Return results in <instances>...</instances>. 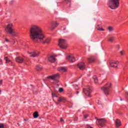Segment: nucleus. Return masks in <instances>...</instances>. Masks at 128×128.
Wrapping results in <instances>:
<instances>
[{
	"mask_svg": "<svg viewBox=\"0 0 128 128\" xmlns=\"http://www.w3.org/2000/svg\"><path fill=\"white\" fill-rule=\"evenodd\" d=\"M66 34V32H62V34Z\"/></svg>",
	"mask_w": 128,
	"mask_h": 128,
	"instance_id": "42",
	"label": "nucleus"
},
{
	"mask_svg": "<svg viewBox=\"0 0 128 128\" xmlns=\"http://www.w3.org/2000/svg\"><path fill=\"white\" fill-rule=\"evenodd\" d=\"M78 120V117H75V118H74V120Z\"/></svg>",
	"mask_w": 128,
	"mask_h": 128,
	"instance_id": "39",
	"label": "nucleus"
},
{
	"mask_svg": "<svg viewBox=\"0 0 128 128\" xmlns=\"http://www.w3.org/2000/svg\"><path fill=\"white\" fill-rule=\"evenodd\" d=\"M122 100V98H120V100Z\"/></svg>",
	"mask_w": 128,
	"mask_h": 128,
	"instance_id": "49",
	"label": "nucleus"
},
{
	"mask_svg": "<svg viewBox=\"0 0 128 128\" xmlns=\"http://www.w3.org/2000/svg\"><path fill=\"white\" fill-rule=\"evenodd\" d=\"M16 62H18V64H22L24 62V58H22L21 57H16Z\"/></svg>",
	"mask_w": 128,
	"mask_h": 128,
	"instance_id": "16",
	"label": "nucleus"
},
{
	"mask_svg": "<svg viewBox=\"0 0 128 128\" xmlns=\"http://www.w3.org/2000/svg\"><path fill=\"white\" fill-rule=\"evenodd\" d=\"M64 30H66V28H64Z\"/></svg>",
	"mask_w": 128,
	"mask_h": 128,
	"instance_id": "48",
	"label": "nucleus"
},
{
	"mask_svg": "<svg viewBox=\"0 0 128 128\" xmlns=\"http://www.w3.org/2000/svg\"><path fill=\"white\" fill-rule=\"evenodd\" d=\"M125 94H126L127 96L126 98L127 102H128V92H125Z\"/></svg>",
	"mask_w": 128,
	"mask_h": 128,
	"instance_id": "31",
	"label": "nucleus"
},
{
	"mask_svg": "<svg viewBox=\"0 0 128 128\" xmlns=\"http://www.w3.org/2000/svg\"><path fill=\"white\" fill-rule=\"evenodd\" d=\"M59 92H64V88H59Z\"/></svg>",
	"mask_w": 128,
	"mask_h": 128,
	"instance_id": "30",
	"label": "nucleus"
},
{
	"mask_svg": "<svg viewBox=\"0 0 128 128\" xmlns=\"http://www.w3.org/2000/svg\"><path fill=\"white\" fill-rule=\"evenodd\" d=\"M110 114H112V112L108 111L106 112V116H108Z\"/></svg>",
	"mask_w": 128,
	"mask_h": 128,
	"instance_id": "29",
	"label": "nucleus"
},
{
	"mask_svg": "<svg viewBox=\"0 0 128 128\" xmlns=\"http://www.w3.org/2000/svg\"><path fill=\"white\" fill-rule=\"evenodd\" d=\"M108 30L109 32H112L114 30V27L110 26L108 28Z\"/></svg>",
	"mask_w": 128,
	"mask_h": 128,
	"instance_id": "27",
	"label": "nucleus"
},
{
	"mask_svg": "<svg viewBox=\"0 0 128 128\" xmlns=\"http://www.w3.org/2000/svg\"><path fill=\"white\" fill-rule=\"evenodd\" d=\"M93 78L94 80V82L95 84L98 83V77H96V76H94Z\"/></svg>",
	"mask_w": 128,
	"mask_h": 128,
	"instance_id": "23",
	"label": "nucleus"
},
{
	"mask_svg": "<svg viewBox=\"0 0 128 128\" xmlns=\"http://www.w3.org/2000/svg\"><path fill=\"white\" fill-rule=\"evenodd\" d=\"M48 60L50 62H54L56 60V58L54 56H51L48 57Z\"/></svg>",
	"mask_w": 128,
	"mask_h": 128,
	"instance_id": "14",
	"label": "nucleus"
},
{
	"mask_svg": "<svg viewBox=\"0 0 128 128\" xmlns=\"http://www.w3.org/2000/svg\"><path fill=\"white\" fill-rule=\"evenodd\" d=\"M29 36L30 40L35 44H48L50 42V38H46L44 40V34L42 28L36 24L30 26L29 30Z\"/></svg>",
	"mask_w": 128,
	"mask_h": 128,
	"instance_id": "1",
	"label": "nucleus"
},
{
	"mask_svg": "<svg viewBox=\"0 0 128 128\" xmlns=\"http://www.w3.org/2000/svg\"><path fill=\"white\" fill-rule=\"evenodd\" d=\"M60 48H66L68 45H66V40L64 39H60L58 44Z\"/></svg>",
	"mask_w": 128,
	"mask_h": 128,
	"instance_id": "5",
	"label": "nucleus"
},
{
	"mask_svg": "<svg viewBox=\"0 0 128 128\" xmlns=\"http://www.w3.org/2000/svg\"><path fill=\"white\" fill-rule=\"evenodd\" d=\"M70 62H76V58H74V55L71 54L68 56L66 58Z\"/></svg>",
	"mask_w": 128,
	"mask_h": 128,
	"instance_id": "9",
	"label": "nucleus"
},
{
	"mask_svg": "<svg viewBox=\"0 0 128 128\" xmlns=\"http://www.w3.org/2000/svg\"><path fill=\"white\" fill-rule=\"evenodd\" d=\"M56 6V4L54 3V2H52L50 4L49 6H50V8H54V6Z\"/></svg>",
	"mask_w": 128,
	"mask_h": 128,
	"instance_id": "25",
	"label": "nucleus"
},
{
	"mask_svg": "<svg viewBox=\"0 0 128 128\" xmlns=\"http://www.w3.org/2000/svg\"><path fill=\"white\" fill-rule=\"evenodd\" d=\"M5 30L7 34H12V36H16V31H14V30L12 29V24H8L5 28Z\"/></svg>",
	"mask_w": 128,
	"mask_h": 128,
	"instance_id": "3",
	"label": "nucleus"
},
{
	"mask_svg": "<svg viewBox=\"0 0 128 128\" xmlns=\"http://www.w3.org/2000/svg\"><path fill=\"white\" fill-rule=\"evenodd\" d=\"M75 88L76 90H78V84H75Z\"/></svg>",
	"mask_w": 128,
	"mask_h": 128,
	"instance_id": "33",
	"label": "nucleus"
},
{
	"mask_svg": "<svg viewBox=\"0 0 128 128\" xmlns=\"http://www.w3.org/2000/svg\"><path fill=\"white\" fill-rule=\"evenodd\" d=\"M17 124H18V126H20V123H17Z\"/></svg>",
	"mask_w": 128,
	"mask_h": 128,
	"instance_id": "45",
	"label": "nucleus"
},
{
	"mask_svg": "<svg viewBox=\"0 0 128 128\" xmlns=\"http://www.w3.org/2000/svg\"><path fill=\"white\" fill-rule=\"evenodd\" d=\"M47 78L49 80H58L60 78V74H56L53 76H48Z\"/></svg>",
	"mask_w": 128,
	"mask_h": 128,
	"instance_id": "7",
	"label": "nucleus"
},
{
	"mask_svg": "<svg viewBox=\"0 0 128 128\" xmlns=\"http://www.w3.org/2000/svg\"><path fill=\"white\" fill-rule=\"evenodd\" d=\"M88 116V114H85L84 115V118H87Z\"/></svg>",
	"mask_w": 128,
	"mask_h": 128,
	"instance_id": "35",
	"label": "nucleus"
},
{
	"mask_svg": "<svg viewBox=\"0 0 128 128\" xmlns=\"http://www.w3.org/2000/svg\"><path fill=\"white\" fill-rule=\"evenodd\" d=\"M66 98L64 97H59L56 102H55L56 104H60V102H64Z\"/></svg>",
	"mask_w": 128,
	"mask_h": 128,
	"instance_id": "11",
	"label": "nucleus"
},
{
	"mask_svg": "<svg viewBox=\"0 0 128 128\" xmlns=\"http://www.w3.org/2000/svg\"><path fill=\"white\" fill-rule=\"evenodd\" d=\"M52 98L53 100L54 101V96L56 98H58V96H56V94L54 92H52Z\"/></svg>",
	"mask_w": 128,
	"mask_h": 128,
	"instance_id": "28",
	"label": "nucleus"
},
{
	"mask_svg": "<svg viewBox=\"0 0 128 128\" xmlns=\"http://www.w3.org/2000/svg\"><path fill=\"white\" fill-rule=\"evenodd\" d=\"M60 122H64V119L62 118H60Z\"/></svg>",
	"mask_w": 128,
	"mask_h": 128,
	"instance_id": "37",
	"label": "nucleus"
},
{
	"mask_svg": "<svg viewBox=\"0 0 128 128\" xmlns=\"http://www.w3.org/2000/svg\"><path fill=\"white\" fill-rule=\"evenodd\" d=\"M104 82V81L102 82V83Z\"/></svg>",
	"mask_w": 128,
	"mask_h": 128,
	"instance_id": "50",
	"label": "nucleus"
},
{
	"mask_svg": "<svg viewBox=\"0 0 128 128\" xmlns=\"http://www.w3.org/2000/svg\"><path fill=\"white\" fill-rule=\"evenodd\" d=\"M58 26V22L56 21L53 22H52L51 30H54L55 28H56V26Z\"/></svg>",
	"mask_w": 128,
	"mask_h": 128,
	"instance_id": "15",
	"label": "nucleus"
},
{
	"mask_svg": "<svg viewBox=\"0 0 128 128\" xmlns=\"http://www.w3.org/2000/svg\"><path fill=\"white\" fill-rule=\"evenodd\" d=\"M33 116L34 118H38L40 116V114H38V112H35L33 114Z\"/></svg>",
	"mask_w": 128,
	"mask_h": 128,
	"instance_id": "21",
	"label": "nucleus"
},
{
	"mask_svg": "<svg viewBox=\"0 0 128 128\" xmlns=\"http://www.w3.org/2000/svg\"><path fill=\"white\" fill-rule=\"evenodd\" d=\"M120 64L118 61H112L110 62V66L111 68H118V64Z\"/></svg>",
	"mask_w": 128,
	"mask_h": 128,
	"instance_id": "8",
	"label": "nucleus"
},
{
	"mask_svg": "<svg viewBox=\"0 0 128 128\" xmlns=\"http://www.w3.org/2000/svg\"><path fill=\"white\" fill-rule=\"evenodd\" d=\"M66 70V69L64 67H60L58 68V71L60 72H64Z\"/></svg>",
	"mask_w": 128,
	"mask_h": 128,
	"instance_id": "18",
	"label": "nucleus"
},
{
	"mask_svg": "<svg viewBox=\"0 0 128 128\" xmlns=\"http://www.w3.org/2000/svg\"><path fill=\"white\" fill-rule=\"evenodd\" d=\"M78 67L81 70H84L86 68V66H84V63L81 62L77 64Z\"/></svg>",
	"mask_w": 128,
	"mask_h": 128,
	"instance_id": "10",
	"label": "nucleus"
},
{
	"mask_svg": "<svg viewBox=\"0 0 128 128\" xmlns=\"http://www.w3.org/2000/svg\"><path fill=\"white\" fill-rule=\"evenodd\" d=\"M90 50H91V52H96V50H98V47H96V46H92L90 48Z\"/></svg>",
	"mask_w": 128,
	"mask_h": 128,
	"instance_id": "20",
	"label": "nucleus"
},
{
	"mask_svg": "<svg viewBox=\"0 0 128 128\" xmlns=\"http://www.w3.org/2000/svg\"><path fill=\"white\" fill-rule=\"evenodd\" d=\"M116 46L118 50H120V44H117Z\"/></svg>",
	"mask_w": 128,
	"mask_h": 128,
	"instance_id": "34",
	"label": "nucleus"
},
{
	"mask_svg": "<svg viewBox=\"0 0 128 128\" xmlns=\"http://www.w3.org/2000/svg\"><path fill=\"white\" fill-rule=\"evenodd\" d=\"M83 92L86 96H88V98H92V96L90 95V93L92 92V90L90 88V87H86V88H84Z\"/></svg>",
	"mask_w": 128,
	"mask_h": 128,
	"instance_id": "6",
	"label": "nucleus"
},
{
	"mask_svg": "<svg viewBox=\"0 0 128 128\" xmlns=\"http://www.w3.org/2000/svg\"><path fill=\"white\" fill-rule=\"evenodd\" d=\"M12 42H13V44H14L16 42V40H13Z\"/></svg>",
	"mask_w": 128,
	"mask_h": 128,
	"instance_id": "43",
	"label": "nucleus"
},
{
	"mask_svg": "<svg viewBox=\"0 0 128 128\" xmlns=\"http://www.w3.org/2000/svg\"><path fill=\"white\" fill-rule=\"evenodd\" d=\"M0 84H2V80H0Z\"/></svg>",
	"mask_w": 128,
	"mask_h": 128,
	"instance_id": "40",
	"label": "nucleus"
},
{
	"mask_svg": "<svg viewBox=\"0 0 128 128\" xmlns=\"http://www.w3.org/2000/svg\"><path fill=\"white\" fill-rule=\"evenodd\" d=\"M4 60L6 61V64H8L10 62V60H8V56L4 58Z\"/></svg>",
	"mask_w": 128,
	"mask_h": 128,
	"instance_id": "26",
	"label": "nucleus"
},
{
	"mask_svg": "<svg viewBox=\"0 0 128 128\" xmlns=\"http://www.w3.org/2000/svg\"><path fill=\"white\" fill-rule=\"evenodd\" d=\"M24 120L25 122H26V119H24Z\"/></svg>",
	"mask_w": 128,
	"mask_h": 128,
	"instance_id": "46",
	"label": "nucleus"
},
{
	"mask_svg": "<svg viewBox=\"0 0 128 128\" xmlns=\"http://www.w3.org/2000/svg\"><path fill=\"white\" fill-rule=\"evenodd\" d=\"M30 56L32 57V56L33 58H36V56H38L40 54V52H32L29 53Z\"/></svg>",
	"mask_w": 128,
	"mask_h": 128,
	"instance_id": "13",
	"label": "nucleus"
},
{
	"mask_svg": "<svg viewBox=\"0 0 128 128\" xmlns=\"http://www.w3.org/2000/svg\"><path fill=\"white\" fill-rule=\"evenodd\" d=\"M36 69L38 72H40L42 70V67L40 65H37L36 66Z\"/></svg>",
	"mask_w": 128,
	"mask_h": 128,
	"instance_id": "19",
	"label": "nucleus"
},
{
	"mask_svg": "<svg viewBox=\"0 0 128 128\" xmlns=\"http://www.w3.org/2000/svg\"><path fill=\"white\" fill-rule=\"evenodd\" d=\"M5 41L8 42H10V40H8V38H5Z\"/></svg>",
	"mask_w": 128,
	"mask_h": 128,
	"instance_id": "38",
	"label": "nucleus"
},
{
	"mask_svg": "<svg viewBox=\"0 0 128 128\" xmlns=\"http://www.w3.org/2000/svg\"><path fill=\"white\" fill-rule=\"evenodd\" d=\"M94 61V56H90L88 58V62H92Z\"/></svg>",
	"mask_w": 128,
	"mask_h": 128,
	"instance_id": "22",
	"label": "nucleus"
},
{
	"mask_svg": "<svg viewBox=\"0 0 128 128\" xmlns=\"http://www.w3.org/2000/svg\"><path fill=\"white\" fill-rule=\"evenodd\" d=\"M96 119L98 120V122L101 126H104V124H106L104 119H98L97 118H96Z\"/></svg>",
	"mask_w": 128,
	"mask_h": 128,
	"instance_id": "12",
	"label": "nucleus"
},
{
	"mask_svg": "<svg viewBox=\"0 0 128 128\" xmlns=\"http://www.w3.org/2000/svg\"><path fill=\"white\" fill-rule=\"evenodd\" d=\"M120 54L121 56H124V52L122 51H121L120 52Z\"/></svg>",
	"mask_w": 128,
	"mask_h": 128,
	"instance_id": "36",
	"label": "nucleus"
},
{
	"mask_svg": "<svg viewBox=\"0 0 128 128\" xmlns=\"http://www.w3.org/2000/svg\"><path fill=\"white\" fill-rule=\"evenodd\" d=\"M76 93L77 94H80V92H78V91H76Z\"/></svg>",
	"mask_w": 128,
	"mask_h": 128,
	"instance_id": "44",
	"label": "nucleus"
},
{
	"mask_svg": "<svg viewBox=\"0 0 128 128\" xmlns=\"http://www.w3.org/2000/svg\"><path fill=\"white\" fill-rule=\"evenodd\" d=\"M112 83L108 82L104 86L101 88V90L104 91V94L106 96H108L110 94V88H112Z\"/></svg>",
	"mask_w": 128,
	"mask_h": 128,
	"instance_id": "4",
	"label": "nucleus"
},
{
	"mask_svg": "<svg viewBox=\"0 0 128 128\" xmlns=\"http://www.w3.org/2000/svg\"><path fill=\"white\" fill-rule=\"evenodd\" d=\"M98 30H102V31H104V30L102 28H97Z\"/></svg>",
	"mask_w": 128,
	"mask_h": 128,
	"instance_id": "32",
	"label": "nucleus"
},
{
	"mask_svg": "<svg viewBox=\"0 0 128 128\" xmlns=\"http://www.w3.org/2000/svg\"><path fill=\"white\" fill-rule=\"evenodd\" d=\"M108 6L111 10H116L120 6V0H110Z\"/></svg>",
	"mask_w": 128,
	"mask_h": 128,
	"instance_id": "2",
	"label": "nucleus"
},
{
	"mask_svg": "<svg viewBox=\"0 0 128 128\" xmlns=\"http://www.w3.org/2000/svg\"><path fill=\"white\" fill-rule=\"evenodd\" d=\"M114 40V37L112 36L108 38V42H112V41Z\"/></svg>",
	"mask_w": 128,
	"mask_h": 128,
	"instance_id": "24",
	"label": "nucleus"
},
{
	"mask_svg": "<svg viewBox=\"0 0 128 128\" xmlns=\"http://www.w3.org/2000/svg\"><path fill=\"white\" fill-rule=\"evenodd\" d=\"M0 92H2V90H0Z\"/></svg>",
	"mask_w": 128,
	"mask_h": 128,
	"instance_id": "47",
	"label": "nucleus"
},
{
	"mask_svg": "<svg viewBox=\"0 0 128 128\" xmlns=\"http://www.w3.org/2000/svg\"><path fill=\"white\" fill-rule=\"evenodd\" d=\"M116 128H120L122 126V122H120V120L118 119H116L115 122Z\"/></svg>",
	"mask_w": 128,
	"mask_h": 128,
	"instance_id": "17",
	"label": "nucleus"
},
{
	"mask_svg": "<svg viewBox=\"0 0 128 128\" xmlns=\"http://www.w3.org/2000/svg\"><path fill=\"white\" fill-rule=\"evenodd\" d=\"M65 2H70V0H64Z\"/></svg>",
	"mask_w": 128,
	"mask_h": 128,
	"instance_id": "41",
	"label": "nucleus"
}]
</instances>
